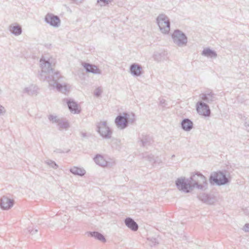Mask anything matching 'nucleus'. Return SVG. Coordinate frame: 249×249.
Segmentation results:
<instances>
[{
	"label": "nucleus",
	"mask_w": 249,
	"mask_h": 249,
	"mask_svg": "<svg viewBox=\"0 0 249 249\" xmlns=\"http://www.w3.org/2000/svg\"><path fill=\"white\" fill-rule=\"evenodd\" d=\"M53 59L45 58L42 56L40 59L41 71L39 74V78L43 81H47L49 86L62 93H66L69 89L66 85L59 83L61 78L58 71H54L53 67Z\"/></svg>",
	"instance_id": "obj_1"
},
{
	"label": "nucleus",
	"mask_w": 249,
	"mask_h": 249,
	"mask_svg": "<svg viewBox=\"0 0 249 249\" xmlns=\"http://www.w3.org/2000/svg\"><path fill=\"white\" fill-rule=\"evenodd\" d=\"M192 190L194 188L204 191L207 188L206 178L200 172H197L189 178Z\"/></svg>",
	"instance_id": "obj_2"
},
{
	"label": "nucleus",
	"mask_w": 249,
	"mask_h": 249,
	"mask_svg": "<svg viewBox=\"0 0 249 249\" xmlns=\"http://www.w3.org/2000/svg\"><path fill=\"white\" fill-rule=\"evenodd\" d=\"M210 182L218 186L228 184L231 181L230 178L227 177L225 173L219 171L212 174L209 178Z\"/></svg>",
	"instance_id": "obj_3"
},
{
	"label": "nucleus",
	"mask_w": 249,
	"mask_h": 249,
	"mask_svg": "<svg viewBox=\"0 0 249 249\" xmlns=\"http://www.w3.org/2000/svg\"><path fill=\"white\" fill-rule=\"evenodd\" d=\"M171 36L174 43L178 46L182 47L186 46L188 38L186 35L181 31L178 29L175 30Z\"/></svg>",
	"instance_id": "obj_4"
},
{
	"label": "nucleus",
	"mask_w": 249,
	"mask_h": 249,
	"mask_svg": "<svg viewBox=\"0 0 249 249\" xmlns=\"http://www.w3.org/2000/svg\"><path fill=\"white\" fill-rule=\"evenodd\" d=\"M157 22L162 33L166 34L169 32L170 22L166 16L163 14L160 15L157 18Z\"/></svg>",
	"instance_id": "obj_5"
},
{
	"label": "nucleus",
	"mask_w": 249,
	"mask_h": 249,
	"mask_svg": "<svg viewBox=\"0 0 249 249\" xmlns=\"http://www.w3.org/2000/svg\"><path fill=\"white\" fill-rule=\"evenodd\" d=\"M175 183L179 191L185 193H189L192 191L189 178L186 179L184 177L178 178L176 180Z\"/></svg>",
	"instance_id": "obj_6"
},
{
	"label": "nucleus",
	"mask_w": 249,
	"mask_h": 249,
	"mask_svg": "<svg viewBox=\"0 0 249 249\" xmlns=\"http://www.w3.org/2000/svg\"><path fill=\"white\" fill-rule=\"evenodd\" d=\"M97 131L103 138L109 139L111 137L112 131L107 126L106 122H101L97 125Z\"/></svg>",
	"instance_id": "obj_7"
},
{
	"label": "nucleus",
	"mask_w": 249,
	"mask_h": 249,
	"mask_svg": "<svg viewBox=\"0 0 249 249\" xmlns=\"http://www.w3.org/2000/svg\"><path fill=\"white\" fill-rule=\"evenodd\" d=\"M196 109L197 113L205 117H209L211 115V110L209 106L202 101H198L196 105Z\"/></svg>",
	"instance_id": "obj_8"
},
{
	"label": "nucleus",
	"mask_w": 249,
	"mask_h": 249,
	"mask_svg": "<svg viewBox=\"0 0 249 249\" xmlns=\"http://www.w3.org/2000/svg\"><path fill=\"white\" fill-rule=\"evenodd\" d=\"M45 21L50 25L58 27L60 25V19L58 16L52 14H47L45 17Z\"/></svg>",
	"instance_id": "obj_9"
},
{
	"label": "nucleus",
	"mask_w": 249,
	"mask_h": 249,
	"mask_svg": "<svg viewBox=\"0 0 249 249\" xmlns=\"http://www.w3.org/2000/svg\"><path fill=\"white\" fill-rule=\"evenodd\" d=\"M14 200L8 197L3 196L0 198V207L2 210H7L13 207Z\"/></svg>",
	"instance_id": "obj_10"
},
{
	"label": "nucleus",
	"mask_w": 249,
	"mask_h": 249,
	"mask_svg": "<svg viewBox=\"0 0 249 249\" xmlns=\"http://www.w3.org/2000/svg\"><path fill=\"white\" fill-rule=\"evenodd\" d=\"M115 123L117 127L120 129H124L128 126L126 119L124 113L118 115L115 120Z\"/></svg>",
	"instance_id": "obj_11"
},
{
	"label": "nucleus",
	"mask_w": 249,
	"mask_h": 249,
	"mask_svg": "<svg viewBox=\"0 0 249 249\" xmlns=\"http://www.w3.org/2000/svg\"><path fill=\"white\" fill-rule=\"evenodd\" d=\"M130 73L134 76H140L142 73V69L141 65L137 63H133L129 68Z\"/></svg>",
	"instance_id": "obj_12"
},
{
	"label": "nucleus",
	"mask_w": 249,
	"mask_h": 249,
	"mask_svg": "<svg viewBox=\"0 0 249 249\" xmlns=\"http://www.w3.org/2000/svg\"><path fill=\"white\" fill-rule=\"evenodd\" d=\"M200 98L204 102L211 103L216 100L215 94L212 91H206L200 95Z\"/></svg>",
	"instance_id": "obj_13"
},
{
	"label": "nucleus",
	"mask_w": 249,
	"mask_h": 249,
	"mask_svg": "<svg viewBox=\"0 0 249 249\" xmlns=\"http://www.w3.org/2000/svg\"><path fill=\"white\" fill-rule=\"evenodd\" d=\"M67 104L69 110L71 113L78 114L80 112L81 109L79 108L78 104L72 99H67Z\"/></svg>",
	"instance_id": "obj_14"
},
{
	"label": "nucleus",
	"mask_w": 249,
	"mask_h": 249,
	"mask_svg": "<svg viewBox=\"0 0 249 249\" xmlns=\"http://www.w3.org/2000/svg\"><path fill=\"white\" fill-rule=\"evenodd\" d=\"M82 65L87 72H90L93 74L101 73V71L95 65L87 63H83Z\"/></svg>",
	"instance_id": "obj_15"
},
{
	"label": "nucleus",
	"mask_w": 249,
	"mask_h": 249,
	"mask_svg": "<svg viewBox=\"0 0 249 249\" xmlns=\"http://www.w3.org/2000/svg\"><path fill=\"white\" fill-rule=\"evenodd\" d=\"M9 30L12 34L18 36L22 33L21 26L17 23L11 24L9 27Z\"/></svg>",
	"instance_id": "obj_16"
},
{
	"label": "nucleus",
	"mask_w": 249,
	"mask_h": 249,
	"mask_svg": "<svg viewBox=\"0 0 249 249\" xmlns=\"http://www.w3.org/2000/svg\"><path fill=\"white\" fill-rule=\"evenodd\" d=\"M124 222L125 225L131 230L134 231L138 230L139 228L138 225L132 218H126L124 220Z\"/></svg>",
	"instance_id": "obj_17"
},
{
	"label": "nucleus",
	"mask_w": 249,
	"mask_h": 249,
	"mask_svg": "<svg viewBox=\"0 0 249 249\" xmlns=\"http://www.w3.org/2000/svg\"><path fill=\"white\" fill-rule=\"evenodd\" d=\"M141 145L143 147H147L151 145L153 142V140L151 136L146 134H142L140 137Z\"/></svg>",
	"instance_id": "obj_18"
},
{
	"label": "nucleus",
	"mask_w": 249,
	"mask_h": 249,
	"mask_svg": "<svg viewBox=\"0 0 249 249\" xmlns=\"http://www.w3.org/2000/svg\"><path fill=\"white\" fill-rule=\"evenodd\" d=\"M94 162L101 167H106L109 165V163L100 154H97L93 159Z\"/></svg>",
	"instance_id": "obj_19"
},
{
	"label": "nucleus",
	"mask_w": 249,
	"mask_h": 249,
	"mask_svg": "<svg viewBox=\"0 0 249 249\" xmlns=\"http://www.w3.org/2000/svg\"><path fill=\"white\" fill-rule=\"evenodd\" d=\"M181 128L186 131L191 130L193 127V122L188 118L184 119L181 123Z\"/></svg>",
	"instance_id": "obj_20"
},
{
	"label": "nucleus",
	"mask_w": 249,
	"mask_h": 249,
	"mask_svg": "<svg viewBox=\"0 0 249 249\" xmlns=\"http://www.w3.org/2000/svg\"><path fill=\"white\" fill-rule=\"evenodd\" d=\"M201 55L211 58H216L217 56L216 52L210 48L204 49L202 51Z\"/></svg>",
	"instance_id": "obj_21"
},
{
	"label": "nucleus",
	"mask_w": 249,
	"mask_h": 249,
	"mask_svg": "<svg viewBox=\"0 0 249 249\" xmlns=\"http://www.w3.org/2000/svg\"><path fill=\"white\" fill-rule=\"evenodd\" d=\"M38 89L36 86L31 85L24 89L23 92L27 93L29 95H36L38 94Z\"/></svg>",
	"instance_id": "obj_22"
},
{
	"label": "nucleus",
	"mask_w": 249,
	"mask_h": 249,
	"mask_svg": "<svg viewBox=\"0 0 249 249\" xmlns=\"http://www.w3.org/2000/svg\"><path fill=\"white\" fill-rule=\"evenodd\" d=\"M70 172L75 176L80 177L84 176L86 173L84 169L77 166H73L70 169Z\"/></svg>",
	"instance_id": "obj_23"
},
{
	"label": "nucleus",
	"mask_w": 249,
	"mask_h": 249,
	"mask_svg": "<svg viewBox=\"0 0 249 249\" xmlns=\"http://www.w3.org/2000/svg\"><path fill=\"white\" fill-rule=\"evenodd\" d=\"M88 236L95 238L100 241L105 242L106 240L105 236L98 231H89L87 232Z\"/></svg>",
	"instance_id": "obj_24"
},
{
	"label": "nucleus",
	"mask_w": 249,
	"mask_h": 249,
	"mask_svg": "<svg viewBox=\"0 0 249 249\" xmlns=\"http://www.w3.org/2000/svg\"><path fill=\"white\" fill-rule=\"evenodd\" d=\"M128 125L133 124L136 121L135 115L132 112H123Z\"/></svg>",
	"instance_id": "obj_25"
},
{
	"label": "nucleus",
	"mask_w": 249,
	"mask_h": 249,
	"mask_svg": "<svg viewBox=\"0 0 249 249\" xmlns=\"http://www.w3.org/2000/svg\"><path fill=\"white\" fill-rule=\"evenodd\" d=\"M57 125L59 126V129L60 130L63 129H66L69 127V124L68 122L62 118H60Z\"/></svg>",
	"instance_id": "obj_26"
},
{
	"label": "nucleus",
	"mask_w": 249,
	"mask_h": 249,
	"mask_svg": "<svg viewBox=\"0 0 249 249\" xmlns=\"http://www.w3.org/2000/svg\"><path fill=\"white\" fill-rule=\"evenodd\" d=\"M142 157L143 159H145L146 160H148L149 162H155V158L153 155L151 154H148L147 152L142 153Z\"/></svg>",
	"instance_id": "obj_27"
},
{
	"label": "nucleus",
	"mask_w": 249,
	"mask_h": 249,
	"mask_svg": "<svg viewBox=\"0 0 249 249\" xmlns=\"http://www.w3.org/2000/svg\"><path fill=\"white\" fill-rule=\"evenodd\" d=\"M198 197L200 200L204 202L210 203V197L207 194L205 193L200 194L198 196Z\"/></svg>",
	"instance_id": "obj_28"
},
{
	"label": "nucleus",
	"mask_w": 249,
	"mask_h": 249,
	"mask_svg": "<svg viewBox=\"0 0 249 249\" xmlns=\"http://www.w3.org/2000/svg\"><path fill=\"white\" fill-rule=\"evenodd\" d=\"M111 145L112 147H115L116 149H119L120 148L121 141L118 139L113 138L111 139Z\"/></svg>",
	"instance_id": "obj_29"
},
{
	"label": "nucleus",
	"mask_w": 249,
	"mask_h": 249,
	"mask_svg": "<svg viewBox=\"0 0 249 249\" xmlns=\"http://www.w3.org/2000/svg\"><path fill=\"white\" fill-rule=\"evenodd\" d=\"M113 1V0H97V2L101 7H104L108 6Z\"/></svg>",
	"instance_id": "obj_30"
},
{
	"label": "nucleus",
	"mask_w": 249,
	"mask_h": 249,
	"mask_svg": "<svg viewBox=\"0 0 249 249\" xmlns=\"http://www.w3.org/2000/svg\"><path fill=\"white\" fill-rule=\"evenodd\" d=\"M48 119L52 123H56L57 124L60 119V118H58L57 116L53 115H50L48 117Z\"/></svg>",
	"instance_id": "obj_31"
},
{
	"label": "nucleus",
	"mask_w": 249,
	"mask_h": 249,
	"mask_svg": "<svg viewBox=\"0 0 249 249\" xmlns=\"http://www.w3.org/2000/svg\"><path fill=\"white\" fill-rule=\"evenodd\" d=\"M46 162L48 165L53 169H57L58 167L57 164L53 160H47Z\"/></svg>",
	"instance_id": "obj_32"
},
{
	"label": "nucleus",
	"mask_w": 249,
	"mask_h": 249,
	"mask_svg": "<svg viewBox=\"0 0 249 249\" xmlns=\"http://www.w3.org/2000/svg\"><path fill=\"white\" fill-rule=\"evenodd\" d=\"M148 240L149 241V245L152 247L155 246L157 244H158V242L157 239L154 237L148 238Z\"/></svg>",
	"instance_id": "obj_33"
},
{
	"label": "nucleus",
	"mask_w": 249,
	"mask_h": 249,
	"mask_svg": "<svg viewBox=\"0 0 249 249\" xmlns=\"http://www.w3.org/2000/svg\"><path fill=\"white\" fill-rule=\"evenodd\" d=\"M102 93V90L101 88H96L94 92V94L96 97H99Z\"/></svg>",
	"instance_id": "obj_34"
},
{
	"label": "nucleus",
	"mask_w": 249,
	"mask_h": 249,
	"mask_svg": "<svg viewBox=\"0 0 249 249\" xmlns=\"http://www.w3.org/2000/svg\"><path fill=\"white\" fill-rule=\"evenodd\" d=\"M160 106H162V107H165L166 106H167V104L165 101V100L163 99H161L160 101Z\"/></svg>",
	"instance_id": "obj_35"
},
{
	"label": "nucleus",
	"mask_w": 249,
	"mask_h": 249,
	"mask_svg": "<svg viewBox=\"0 0 249 249\" xmlns=\"http://www.w3.org/2000/svg\"><path fill=\"white\" fill-rule=\"evenodd\" d=\"M28 231L30 234L33 235L36 234L37 232V230H34L32 228L29 227L28 229Z\"/></svg>",
	"instance_id": "obj_36"
},
{
	"label": "nucleus",
	"mask_w": 249,
	"mask_h": 249,
	"mask_svg": "<svg viewBox=\"0 0 249 249\" xmlns=\"http://www.w3.org/2000/svg\"><path fill=\"white\" fill-rule=\"evenodd\" d=\"M5 112L4 107L0 105V115H3Z\"/></svg>",
	"instance_id": "obj_37"
},
{
	"label": "nucleus",
	"mask_w": 249,
	"mask_h": 249,
	"mask_svg": "<svg viewBox=\"0 0 249 249\" xmlns=\"http://www.w3.org/2000/svg\"><path fill=\"white\" fill-rule=\"evenodd\" d=\"M249 224H246L244 227V230L245 231H249Z\"/></svg>",
	"instance_id": "obj_38"
},
{
	"label": "nucleus",
	"mask_w": 249,
	"mask_h": 249,
	"mask_svg": "<svg viewBox=\"0 0 249 249\" xmlns=\"http://www.w3.org/2000/svg\"><path fill=\"white\" fill-rule=\"evenodd\" d=\"M245 126L246 127V129L248 132H249V122H246L245 123Z\"/></svg>",
	"instance_id": "obj_39"
},
{
	"label": "nucleus",
	"mask_w": 249,
	"mask_h": 249,
	"mask_svg": "<svg viewBox=\"0 0 249 249\" xmlns=\"http://www.w3.org/2000/svg\"><path fill=\"white\" fill-rule=\"evenodd\" d=\"M54 152L57 153H64V152L63 151H62L61 149H56V150H54Z\"/></svg>",
	"instance_id": "obj_40"
},
{
	"label": "nucleus",
	"mask_w": 249,
	"mask_h": 249,
	"mask_svg": "<svg viewBox=\"0 0 249 249\" xmlns=\"http://www.w3.org/2000/svg\"><path fill=\"white\" fill-rule=\"evenodd\" d=\"M81 137L83 138H86L87 137V134L86 132H81L80 133Z\"/></svg>",
	"instance_id": "obj_41"
},
{
	"label": "nucleus",
	"mask_w": 249,
	"mask_h": 249,
	"mask_svg": "<svg viewBox=\"0 0 249 249\" xmlns=\"http://www.w3.org/2000/svg\"><path fill=\"white\" fill-rule=\"evenodd\" d=\"M160 53H158V54H155L154 55V59L156 60H157V61H160V60L159 59L158 57L160 56Z\"/></svg>",
	"instance_id": "obj_42"
},
{
	"label": "nucleus",
	"mask_w": 249,
	"mask_h": 249,
	"mask_svg": "<svg viewBox=\"0 0 249 249\" xmlns=\"http://www.w3.org/2000/svg\"><path fill=\"white\" fill-rule=\"evenodd\" d=\"M244 213H245L246 215H249V211L248 209H247V208L245 209L244 210Z\"/></svg>",
	"instance_id": "obj_43"
},
{
	"label": "nucleus",
	"mask_w": 249,
	"mask_h": 249,
	"mask_svg": "<svg viewBox=\"0 0 249 249\" xmlns=\"http://www.w3.org/2000/svg\"><path fill=\"white\" fill-rule=\"evenodd\" d=\"M175 157V155H173L172 156V158H174Z\"/></svg>",
	"instance_id": "obj_44"
}]
</instances>
